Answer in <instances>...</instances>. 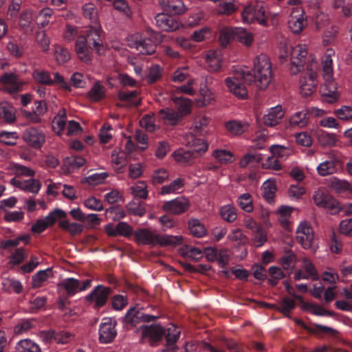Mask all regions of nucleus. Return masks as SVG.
<instances>
[{
	"label": "nucleus",
	"instance_id": "obj_11",
	"mask_svg": "<svg viewBox=\"0 0 352 352\" xmlns=\"http://www.w3.org/2000/svg\"><path fill=\"white\" fill-rule=\"evenodd\" d=\"M102 30L98 23H95L91 25L86 31V34L84 36L89 46L92 45L91 49L98 54H103L105 51L103 41L101 36Z\"/></svg>",
	"mask_w": 352,
	"mask_h": 352
},
{
	"label": "nucleus",
	"instance_id": "obj_48",
	"mask_svg": "<svg viewBox=\"0 0 352 352\" xmlns=\"http://www.w3.org/2000/svg\"><path fill=\"white\" fill-rule=\"evenodd\" d=\"M164 334H165L167 345L170 349H173V346L176 343L179 337L180 331L175 326L171 325L166 329H164Z\"/></svg>",
	"mask_w": 352,
	"mask_h": 352
},
{
	"label": "nucleus",
	"instance_id": "obj_26",
	"mask_svg": "<svg viewBox=\"0 0 352 352\" xmlns=\"http://www.w3.org/2000/svg\"><path fill=\"white\" fill-rule=\"evenodd\" d=\"M329 187L336 193H352V184L346 179L336 177H331L329 180Z\"/></svg>",
	"mask_w": 352,
	"mask_h": 352
},
{
	"label": "nucleus",
	"instance_id": "obj_23",
	"mask_svg": "<svg viewBox=\"0 0 352 352\" xmlns=\"http://www.w3.org/2000/svg\"><path fill=\"white\" fill-rule=\"evenodd\" d=\"M284 111L281 105L271 107L263 116L265 125L274 126L279 124L284 116Z\"/></svg>",
	"mask_w": 352,
	"mask_h": 352
},
{
	"label": "nucleus",
	"instance_id": "obj_57",
	"mask_svg": "<svg viewBox=\"0 0 352 352\" xmlns=\"http://www.w3.org/2000/svg\"><path fill=\"white\" fill-rule=\"evenodd\" d=\"M52 272L51 268H47L44 270H40L32 276V287L34 288L40 287L43 283L47 280Z\"/></svg>",
	"mask_w": 352,
	"mask_h": 352
},
{
	"label": "nucleus",
	"instance_id": "obj_2",
	"mask_svg": "<svg viewBox=\"0 0 352 352\" xmlns=\"http://www.w3.org/2000/svg\"><path fill=\"white\" fill-rule=\"evenodd\" d=\"M136 242L140 245H148L152 247L176 246L182 243L183 238L180 235L156 234L147 228L139 229L134 232Z\"/></svg>",
	"mask_w": 352,
	"mask_h": 352
},
{
	"label": "nucleus",
	"instance_id": "obj_38",
	"mask_svg": "<svg viewBox=\"0 0 352 352\" xmlns=\"http://www.w3.org/2000/svg\"><path fill=\"white\" fill-rule=\"evenodd\" d=\"M261 190L264 199L269 203L272 202L276 191L275 181L273 179L266 180L263 184Z\"/></svg>",
	"mask_w": 352,
	"mask_h": 352
},
{
	"label": "nucleus",
	"instance_id": "obj_56",
	"mask_svg": "<svg viewBox=\"0 0 352 352\" xmlns=\"http://www.w3.org/2000/svg\"><path fill=\"white\" fill-rule=\"evenodd\" d=\"M220 215L225 221L234 222L237 217L235 208L231 204H227L220 208Z\"/></svg>",
	"mask_w": 352,
	"mask_h": 352
},
{
	"label": "nucleus",
	"instance_id": "obj_40",
	"mask_svg": "<svg viewBox=\"0 0 352 352\" xmlns=\"http://www.w3.org/2000/svg\"><path fill=\"white\" fill-rule=\"evenodd\" d=\"M60 228L69 232L72 236H75L80 234L83 231V226L75 223L70 222L67 219L60 220L58 222Z\"/></svg>",
	"mask_w": 352,
	"mask_h": 352
},
{
	"label": "nucleus",
	"instance_id": "obj_15",
	"mask_svg": "<svg viewBox=\"0 0 352 352\" xmlns=\"http://www.w3.org/2000/svg\"><path fill=\"white\" fill-rule=\"evenodd\" d=\"M242 71L236 76L228 77L225 80L226 85L229 91L237 98L245 99L248 97V90L242 83L244 80L241 77Z\"/></svg>",
	"mask_w": 352,
	"mask_h": 352
},
{
	"label": "nucleus",
	"instance_id": "obj_32",
	"mask_svg": "<svg viewBox=\"0 0 352 352\" xmlns=\"http://www.w3.org/2000/svg\"><path fill=\"white\" fill-rule=\"evenodd\" d=\"M175 160L183 165H190L193 163L196 156L190 150L178 149L173 153Z\"/></svg>",
	"mask_w": 352,
	"mask_h": 352
},
{
	"label": "nucleus",
	"instance_id": "obj_41",
	"mask_svg": "<svg viewBox=\"0 0 352 352\" xmlns=\"http://www.w3.org/2000/svg\"><path fill=\"white\" fill-rule=\"evenodd\" d=\"M173 100L177 107V113L179 114V116L181 118L188 114L190 112L192 107V102L190 99L180 97L174 98Z\"/></svg>",
	"mask_w": 352,
	"mask_h": 352
},
{
	"label": "nucleus",
	"instance_id": "obj_25",
	"mask_svg": "<svg viewBox=\"0 0 352 352\" xmlns=\"http://www.w3.org/2000/svg\"><path fill=\"white\" fill-rule=\"evenodd\" d=\"M162 8L172 14H183L186 8L183 0H159Z\"/></svg>",
	"mask_w": 352,
	"mask_h": 352
},
{
	"label": "nucleus",
	"instance_id": "obj_19",
	"mask_svg": "<svg viewBox=\"0 0 352 352\" xmlns=\"http://www.w3.org/2000/svg\"><path fill=\"white\" fill-rule=\"evenodd\" d=\"M10 184L21 190L34 195H36L41 188V183L37 179L21 180L14 177L10 180Z\"/></svg>",
	"mask_w": 352,
	"mask_h": 352
},
{
	"label": "nucleus",
	"instance_id": "obj_20",
	"mask_svg": "<svg viewBox=\"0 0 352 352\" xmlns=\"http://www.w3.org/2000/svg\"><path fill=\"white\" fill-rule=\"evenodd\" d=\"M23 140L30 146L38 148L45 142L44 134L36 128H30L23 133Z\"/></svg>",
	"mask_w": 352,
	"mask_h": 352
},
{
	"label": "nucleus",
	"instance_id": "obj_60",
	"mask_svg": "<svg viewBox=\"0 0 352 352\" xmlns=\"http://www.w3.org/2000/svg\"><path fill=\"white\" fill-rule=\"evenodd\" d=\"M190 232L197 237H201L206 234L204 226L198 219H190L188 222Z\"/></svg>",
	"mask_w": 352,
	"mask_h": 352
},
{
	"label": "nucleus",
	"instance_id": "obj_12",
	"mask_svg": "<svg viewBox=\"0 0 352 352\" xmlns=\"http://www.w3.org/2000/svg\"><path fill=\"white\" fill-rule=\"evenodd\" d=\"M296 233L297 241L304 249H311L313 248L314 233L308 221H301L296 228Z\"/></svg>",
	"mask_w": 352,
	"mask_h": 352
},
{
	"label": "nucleus",
	"instance_id": "obj_17",
	"mask_svg": "<svg viewBox=\"0 0 352 352\" xmlns=\"http://www.w3.org/2000/svg\"><path fill=\"white\" fill-rule=\"evenodd\" d=\"M111 289L102 285H98L87 296L88 301L95 303V307H101L106 303L110 294Z\"/></svg>",
	"mask_w": 352,
	"mask_h": 352
},
{
	"label": "nucleus",
	"instance_id": "obj_54",
	"mask_svg": "<svg viewBox=\"0 0 352 352\" xmlns=\"http://www.w3.org/2000/svg\"><path fill=\"white\" fill-rule=\"evenodd\" d=\"M208 149V144L207 142L203 139L200 138H195L192 141V151L194 153V155L200 156L205 153Z\"/></svg>",
	"mask_w": 352,
	"mask_h": 352
},
{
	"label": "nucleus",
	"instance_id": "obj_28",
	"mask_svg": "<svg viewBox=\"0 0 352 352\" xmlns=\"http://www.w3.org/2000/svg\"><path fill=\"white\" fill-rule=\"evenodd\" d=\"M206 60L212 71H218L222 61V52L219 49L209 50L206 56Z\"/></svg>",
	"mask_w": 352,
	"mask_h": 352
},
{
	"label": "nucleus",
	"instance_id": "obj_21",
	"mask_svg": "<svg viewBox=\"0 0 352 352\" xmlns=\"http://www.w3.org/2000/svg\"><path fill=\"white\" fill-rule=\"evenodd\" d=\"M84 36L78 37L75 44V52L78 58L83 63L89 64L91 62V53Z\"/></svg>",
	"mask_w": 352,
	"mask_h": 352
},
{
	"label": "nucleus",
	"instance_id": "obj_51",
	"mask_svg": "<svg viewBox=\"0 0 352 352\" xmlns=\"http://www.w3.org/2000/svg\"><path fill=\"white\" fill-rule=\"evenodd\" d=\"M1 110L3 120L8 123H12L15 120V109L8 102L1 103Z\"/></svg>",
	"mask_w": 352,
	"mask_h": 352
},
{
	"label": "nucleus",
	"instance_id": "obj_34",
	"mask_svg": "<svg viewBox=\"0 0 352 352\" xmlns=\"http://www.w3.org/2000/svg\"><path fill=\"white\" fill-rule=\"evenodd\" d=\"M319 144L322 147H334L338 146L339 140L335 133L320 131L317 136Z\"/></svg>",
	"mask_w": 352,
	"mask_h": 352
},
{
	"label": "nucleus",
	"instance_id": "obj_39",
	"mask_svg": "<svg viewBox=\"0 0 352 352\" xmlns=\"http://www.w3.org/2000/svg\"><path fill=\"white\" fill-rule=\"evenodd\" d=\"M199 82L197 78L189 79L184 83L176 88L177 93H182L189 96H195L197 94Z\"/></svg>",
	"mask_w": 352,
	"mask_h": 352
},
{
	"label": "nucleus",
	"instance_id": "obj_55",
	"mask_svg": "<svg viewBox=\"0 0 352 352\" xmlns=\"http://www.w3.org/2000/svg\"><path fill=\"white\" fill-rule=\"evenodd\" d=\"M199 94L201 98V102L203 106L210 104L214 99V96L212 91L206 86V84L201 83L199 89Z\"/></svg>",
	"mask_w": 352,
	"mask_h": 352
},
{
	"label": "nucleus",
	"instance_id": "obj_59",
	"mask_svg": "<svg viewBox=\"0 0 352 352\" xmlns=\"http://www.w3.org/2000/svg\"><path fill=\"white\" fill-rule=\"evenodd\" d=\"M262 160V155L261 153H247L239 162V165L242 168H245L249 165L254 166L255 164Z\"/></svg>",
	"mask_w": 352,
	"mask_h": 352
},
{
	"label": "nucleus",
	"instance_id": "obj_13",
	"mask_svg": "<svg viewBox=\"0 0 352 352\" xmlns=\"http://www.w3.org/2000/svg\"><path fill=\"white\" fill-rule=\"evenodd\" d=\"M91 282L89 279L80 282L74 278H67L58 285V289L59 290L65 289L69 296H73L89 288L91 286Z\"/></svg>",
	"mask_w": 352,
	"mask_h": 352
},
{
	"label": "nucleus",
	"instance_id": "obj_35",
	"mask_svg": "<svg viewBox=\"0 0 352 352\" xmlns=\"http://www.w3.org/2000/svg\"><path fill=\"white\" fill-rule=\"evenodd\" d=\"M70 336L71 335L67 332H63L56 337L52 331H43L39 333L40 338L45 343L51 342L54 338L58 342L65 344L69 340Z\"/></svg>",
	"mask_w": 352,
	"mask_h": 352
},
{
	"label": "nucleus",
	"instance_id": "obj_30",
	"mask_svg": "<svg viewBox=\"0 0 352 352\" xmlns=\"http://www.w3.org/2000/svg\"><path fill=\"white\" fill-rule=\"evenodd\" d=\"M248 124L236 120H232L225 123L226 130L232 135H241L248 129Z\"/></svg>",
	"mask_w": 352,
	"mask_h": 352
},
{
	"label": "nucleus",
	"instance_id": "obj_58",
	"mask_svg": "<svg viewBox=\"0 0 352 352\" xmlns=\"http://www.w3.org/2000/svg\"><path fill=\"white\" fill-rule=\"evenodd\" d=\"M66 125V115L65 111H60L52 122V128L58 135L63 131Z\"/></svg>",
	"mask_w": 352,
	"mask_h": 352
},
{
	"label": "nucleus",
	"instance_id": "obj_42",
	"mask_svg": "<svg viewBox=\"0 0 352 352\" xmlns=\"http://www.w3.org/2000/svg\"><path fill=\"white\" fill-rule=\"evenodd\" d=\"M184 181L182 178H177L168 184L164 185L161 188L160 193L162 195L175 194L183 188Z\"/></svg>",
	"mask_w": 352,
	"mask_h": 352
},
{
	"label": "nucleus",
	"instance_id": "obj_61",
	"mask_svg": "<svg viewBox=\"0 0 352 352\" xmlns=\"http://www.w3.org/2000/svg\"><path fill=\"white\" fill-rule=\"evenodd\" d=\"M322 278L328 283L336 284L340 280V276L335 269L327 267L322 274Z\"/></svg>",
	"mask_w": 352,
	"mask_h": 352
},
{
	"label": "nucleus",
	"instance_id": "obj_6",
	"mask_svg": "<svg viewBox=\"0 0 352 352\" xmlns=\"http://www.w3.org/2000/svg\"><path fill=\"white\" fill-rule=\"evenodd\" d=\"M54 78L51 73L47 70L41 68H36L33 70L32 76L35 82L43 85L51 86L54 83L60 87L70 90V86L58 72L53 73Z\"/></svg>",
	"mask_w": 352,
	"mask_h": 352
},
{
	"label": "nucleus",
	"instance_id": "obj_24",
	"mask_svg": "<svg viewBox=\"0 0 352 352\" xmlns=\"http://www.w3.org/2000/svg\"><path fill=\"white\" fill-rule=\"evenodd\" d=\"M0 82L5 86V89L9 94H14L20 91L21 83L18 82V78L14 72H6L0 77Z\"/></svg>",
	"mask_w": 352,
	"mask_h": 352
},
{
	"label": "nucleus",
	"instance_id": "obj_14",
	"mask_svg": "<svg viewBox=\"0 0 352 352\" xmlns=\"http://www.w3.org/2000/svg\"><path fill=\"white\" fill-rule=\"evenodd\" d=\"M116 321L111 318H104L100 324L99 340L102 343L111 342L117 335Z\"/></svg>",
	"mask_w": 352,
	"mask_h": 352
},
{
	"label": "nucleus",
	"instance_id": "obj_4",
	"mask_svg": "<svg viewBox=\"0 0 352 352\" xmlns=\"http://www.w3.org/2000/svg\"><path fill=\"white\" fill-rule=\"evenodd\" d=\"M334 54L335 52L333 49L328 48L322 61V77L325 82L321 91L323 96L331 98V102L336 100L338 96V87L333 82V60L331 57Z\"/></svg>",
	"mask_w": 352,
	"mask_h": 352
},
{
	"label": "nucleus",
	"instance_id": "obj_8",
	"mask_svg": "<svg viewBox=\"0 0 352 352\" xmlns=\"http://www.w3.org/2000/svg\"><path fill=\"white\" fill-rule=\"evenodd\" d=\"M326 155L327 159L320 163L316 168L318 174L321 177L338 173L342 167V161L338 152L331 151Z\"/></svg>",
	"mask_w": 352,
	"mask_h": 352
},
{
	"label": "nucleus",
	"instance_id": "obj_44",
	"mask_svg": "<svg viewBox=\"0 0 352 352\" xmlns=\"http://www.w3.org/2000/svg\"><path fill=\"white\" fill-rule=\"evenodd\" d=\"M212 157L221 164H230L234 161L233 154L226 149H216L213 151Z\"/></svg>",
	"mask_w": 352,
	"mask_h": 352
},
{
	"label": "nucleus",
	"instance_id": "obj_29",
	"mask_svg": "<svg viewBox=\"0 0 352 352\" xmlns=\"http://www.w3.org/2000/svg\"><path fill=\"white\" fill-rule=\"evenodd\" d=\"M309 122L307 110H302L294 113L289 120V125L292 128H304Z\"/></svg>",
	"mask_w": 352,
	"mask_h": 352
},
{
	"label": "nucleus",
	"instance_id": "obj_9",
	"mask_svg": "<svg viewBox=\"0 0 352 352\" xmlns=\"http://www.w3.org/2000/svg\"><path fill=\"white\" fill-rule=\"evenodd\" d=\"M127 45L131 48H134L139 53L149 55L155 53V46L151 41L144 36L140 32H135L126 37Z\"/></svg>",
	"mask_w": 352,
	"mask_h": 352
},
{
	"label": "nucleus",
	"instance_id": "obj_46",
	"mask_svg": "<svg viewBox=\"0 0 352 352\" xmlns=\"http://www.w3.org/2000/svg\"><path fill=\"white\" fill-rule=\"evenodd\" d=\"M105 96V88L99 82H96L87 94L88 98L94 102L102 99Z\"/></svg>",
	"mask_w": 352,
	"mask_h": 352
},
{
	"label": "nucleus",
	"instance_id": "obj_27",
	"mask_svg": "<svg viewBox=\"0 0 352 352\" xmlns=\"http://www.w3.org/2000/svg\"><path fill=\"white\" fill-rule=\"evenodd\" d=\"M140 329L143 337L149 338L154 341L160 340L164 333V329L159 324L141 326Z\"/></svg>",
	"mask_w": 352,
	"mask_h": 352
},
{
	"label": "nucleus",
	"instance_id": "obj_36",
	"mask_svg": "<svg viewBox=\"0 0 352 352\" xmlns=\"http://www.w3.org/2000/svg\"><path fill=\"white\" fill-rule=\"evenodd\" d=\"M294 208L287 206H281L276 210V214L280 225L284 228H287L289 224V218Z\"/></svg>",
	"mask_w": 352,
	"mask_h": 352
},
{
	"label": "nucleus",
	"instance_id": "obj_5",
	"mask_svg": "<svg viewBox=\"0 0 352 352\" xmlns=\"http://www.w3.org/2000/svg\"><path fill=\"white\" fill-rule=\"evenodd\" d=\"M265 6V3L261 1L245 6L241 12L243 22L248 24L257 22L262 25H265L267 16Z\"/></svg>",
	"mask_w": 352,
	"mask_h": 352
},
{
	"label": "nucleus",
	"instance_id": "obj_33",
	"mask_svg": "<svg viewBox=\"0 0 352 352\" xmlns=\"http://www.w3.org/2000/svg\"><path fill=\"white\" fill-rule=\"evenodd\" d=\"M218 2L217 12L219 14L230 15L238 10L235 0H215Z\"/></svg>",
	"mask_w": 352,
	"mask_h": 352
},
{
	"label": "nucleus",
	"instance_id": "obj_50",
	"mask_svg": "<svg viewBox=\"0 0 352 352\" xmlns=\"http://www.w3.org/2000/svg\"><path fill=\"white\" fill-rule=\"evenodd\" d=\"M235 36L239 42L246 46H250L254 39L253 34L243 28H235Z\"/></svg>",
	"mask_w": 352,
	"mask_h": 352
},
{
	"label": "nucleus",
	"instance_id": "obj_18",
	"mask_svg": "<svg viewBox=\"0 0 352 352\" xmlns=\"http://www.w3.org/2000/svg\"><path fill=\"white\" fill-rule=\"evenodd\" d=\"M305 23V18L302 8L300 6L294 8L291 12L290 19L288 22L289 29L295 34L300 33Z\"/></svg>",
	"mask_w": 352,
	"mask_h": 352
},
{
	"label": "nucleus",
	"instance_id": "obj_47",
	"mask_svg": "<svg viewBox=\"0 0 352 352\" xmlns=\"http://www.w3.org/2000/svg\"><path fill=\"white\" fill-rule=\"evenodd\" d=\"M252 240L253 245L256 248L261 247L266 243L267 236L262 226L257 227L256 230L252 231Z\"/></svg>",
	"mask_w": 352,
	"mask_h": 352
},
{
	"label": "nucleus",
	"instance_id": "obj_3",
	"mask_svg": "<svg viewBox=\"0 0 352 352\" xmlns=\"http://www.w3.org/2000/svg\"><path fill=\"white\" fill-rule=\"evenodd\" d=\"M307 55V47L305 44H298L294 47L284 44L280 47V58L283 60H290L289 71L293 75L301 70Z\"/></svg>",
	"mask_w": 352,
	"mask_h": 352
},
{
	"label": "nucleus",
	"instance_id": "obj_37",
	"mask_svg": "<svg viewBox=\"0 0 352 352\" xmlns=\"http://www.w3.org/2000/svg\"><path fill=\"white\" fill-rule=\"evenodd\" d=\"M159 114L166 124L170 125L177 124L182 118L177 111L168 108L161 109Z\"/></svg>",
	"mask_w": 352,
	"mask_h": 352
},
{
	"label": "nucleus",
	"instance_id": "obj_53",
	"mask_svg": "<svg viewBox=\"0 0 352 352\" xmlns=\"http://www.w3.org/2000/svg\"><path fill=\"white\" fill-rule=\"evenodd\" d=\"M131 191L135 197L143 199L148 197L147 185L144 181H140L131 186Z\"/></svg>",
	"mask_w": 352,
	"mask_h": 352
},
{
	"label": "nucleus",
	"instance_id": "obj_16",
	"mask_svg": "<svg viewBox=\"0 0 352 352\" xmlns=\"http://www.w3.org/2000/svg\"><path fill=\"white\" fill-rule=\"evenodd\" d=\"M189 206V201L186 197H179L165 201L162 205V210L172 214H180L185 212Z\"/></svg>",
	"mask_w": 352,
	"mask_h": 352
},
{
	"label": "nucleus",
	"instance_id": "obj_31",
	"mask_svg": "<svg viewBox=\"0 0 352 352\" xmlns=\"http://www.w3.org/2000/svg\"><path fill=\"white\" fill-rule=\"evenodd\" d=\"M142 311L137 307H131L122 318L126 326L135 327L140 321Z\"/></svg>",
	"mask_w": 352,
	"mask_h": 352
},
{
	"label": "nucleus",
	"instance_id": "obj_64",
	"mask_svg": "<svg viewBox=\"0 0 352 352\" xmlns=\"http://www.w3.org/2000/svg\"><path fill=\"white\" fill-rule=\"evenodd\" d=\"M128 175L131 179L140 178L144 173V166L142 163H133L129 165Z\"/></svg>",
	"mask_w": 352,
	"mask_h": 352
},
{
	"label": "nucleus",
	"instance_id": "obj_10",
	"mask_svg": "<svg viewBox=\"0 0 352 352\" xmlns=\"http://www.w3.org/2000/svg\"><path fill=\"white\" fill-rule=\"evenodd\" d=\"M313 200L318 207L328 209L332 213L340 211V203L322 188H318L314 192Z\"/></svg>",
	"mask_w": 352,
	"mask_h": 352
},
{
	"label": "nucleus",
	"instance_id": "obj_1",
	"mask_svg": "<svg viewBox=\"0 0 352 352\" xmlns=\"http://www.w3.org/2000/svg\"><path fill=\"white\" fill-rule=\"evenodd\" d=\"M241 77L247 84L254 83L261 90L267 89L273 78L272 63L269 57L264 54L258 55L254 59L252 71L243 69Z\"/></svg>",
	"mask_w": 352,
	"mask_h": 352
},
{
	"label": "nucleus",
	"instance_id": "obj_43",
	"mask_svg": "<svg viewBox=\"0 0 352 352\" xmlns=\"http://www.w3.org/2000/svg\"><path fill=\"white\" fill-rule=\"evenodd\" d=\"M16 350L17 352H41L39 346L29 339L18 342Z\"/></svg>",
	"mask_w": 352,
	"mask_h": 352
},
{
	"label": "nucleus",
	"instance_id": "obj_7",
	"mask_svg": "<svg viewBox=\"0 0 352 352\" xmlns=\"http://www.w3.org/2000/svg\"><path fill=\"white\" fill-rule=\"evenodd\" d=\"M318 63L312 59L307 65V74L300 80V88L302 96H309L316 89Z\"/></svg>",
	"mask_w": 352,
	"mask_h": 352
},
{
	"label": "nucleus",
	"instance_id": "obj_63",
	"mask_svg": "<svg viewBox=\"0 0 352 352\" xmlns=\"http://www.w3.org/2000/svg\"><path fill=\"white\" fill-rule=\"evenodd\" d=\"M295 140L298 145L305 147H310L313 144V139L311 135L306 131L296 133Z\"/></svg>",
	"mask_w": 352,
	"mask_h": 352
},
{
	"label": "nucleus",
	"instance_id": "obj_22",
	"mask_svg": "<svg viewBox=\"0 0 352 352\" xmlns=\"http://www.w3.org/2000/svg\"><path fill=\"white\" fill-rule=\"evenodd\" d=\"M156 25L162 30L173 32L179 28V23L173 17L164 14L159 13L155 16Z\"/></svg>",
	"mask_w": 352,
	"mask_h": 352
},
{
	"label": "nucleus",
	"instance_id": "obj_45",
	"mask_svg": "<svg viewBox=\"0 0 352 352\" xmlns=\"http://www.w3.org/2000/svg\"><path fill=\"white\" fill-rule=\"evenodd\" d=\"M219 41L221 46L226 47L233 36H235V28L223 26L219 28Z\"/></svg>",
	"mask_w": 352,
	"mask_h": 352
},
{
	"label": "nucleus",
	"instance_id": "obj_52",
	"mask_svg": "<svg viewBox=\"0 0 352 352\" xmlns=\"http://www.w3.org/2000/svg\"><path fill=\"white\" fill-rule=\"evenodd\" d=\"M270 150L271 153L278 160H285L291 154V150L289 147L280 144L271 146Z\"/></svg>",
	"mask_w": 352,
	"mask_h": 352
},
{
	"label": "nucleus",
	"instance_id": "obj_62",
	"mask_svg": "<svg viewBox=\"0 0 352 352\" xmlns=\"http://www.w3.org/2000/svg\"><path fill=\"white\" fill-rule=\"evenodd\" d=\"M336 117L343 121H349L352 120V106H342L340 108L334 111Z\"/></svg>",
	"mask_w": 352,
	"mask_h": 352
},
{
	"label": "nucleus",
	"instance_id": "obj_49",
	"mask_svg": "<svg viewBox=\"0 0 352 352\" xmlns=\"http://www.w3.org/2000/svg\"><path fill=\"white\" fill-rule=\"evenodd\" d=\"M237 203L246 212H252L254 210L253 200L250 193L245 192L239 196Z\"/></svg>",
	"mask_w": 352,
	"mask_h": 352
}]
</instances>
